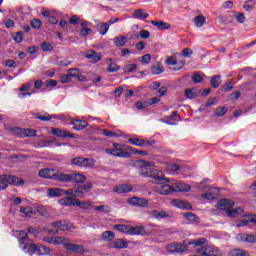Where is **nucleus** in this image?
Segmentation results:
<instances>
[{"mask_svg": "<svg viewBox=\"0 0 256 256\" xmlns=\"http://www.w3.org/2000/svg\"><path fill=\"white\" fill-rule=\"evenodd\" d=\"M19 243L22 251H26L29 255H49V248L41 244H33L27 243V239H29V235L25 233L23 230H19Z\"/></svg>", "mask_w": 256, "mask_h": 256, "instance_id": "nucleus-1", "label": "nucleus"}, {"mask_svg": "<svg viewBox=\"0 0 256 256\" xmlns=\"http://www.w3.org/2000/svg\"><path fill=\"white\" fill-rule=\"evenodd\" d=\"M157 191L159 195H173V193H185L191 191V186L183 182L177 183L175 186L162 184Z\"/></svg>", "mask_w": 256, "mask_h": 256, "instance_id": "nucleus-2", "label": "nucleus"}, {"mask_svg": "<svg viewBox=\"0 0 256 256\" xmlns=\"http://www.w3.org/2000/svg\"><path fill=\"white\" fill-rule=\"evenodd\" d=\"M140 163L142 164V167H141L142 172L140 173L142 177H151L152 179H155L158 185H163V181H165V183H169V179H167L165 176L159 175V171L157 170H152L150 172L147 171V167H151V165H153V162L141 160Z\"/></svg>", "mask_w": 256, "mask_h": 256, "instance_id": "nucleus-3", "label": "nucleus"}, {"mask_svg": "<svg viewBox=\"0 0 256 256\" xmlns=\"http://www.w3.org/2000/svg\"><path fill=\"white\" fill-rule=\"evenodd\" d=\"M10 185H25V180L13 175H0V191H5Z\"/></svg>", "mask_w": 256, "mask_h": 256, "instance_id": "nucleus-4", "label": "nucleus"}, {"mask_svg": "<svg viewBox=\"0 0 256 256\" xmlns=\"http://www.w3.org/2000/svg\"><path fill=\"white\" fill-rule=\"evenodd\" d=\"M189 249V246L186 244H183V243H179V242H172V243H169L168 245H166V251L169 253V254H175V253H178L179 255L187 252Z\"/></svg>", "mask_w": 256, "mask_h": 256, "instance_id": "nucleus-5", "label": "nucleus"}, {"mask_svg": "<svg viewBox=\"0 0 256 256\" xmlns=\"http://www.w3.org/2000/svg\"><path fill=\"white\" fill-rule=\"evenodd\" d=\"M95 159L93 158H83V157H75L71 159V164L76 167H84L85 169L89 167H95Z\"/></svg>", "mask_w": 256, "mask_h": 256, "instance_id": "nucleus-6", "label": "nucleus"}, {"mask_svg": "<svg viewBox=\"0 0 256 256\" xmlns=\"http://www.w3.org/2000/svg\"><path fill=\"white\" fill-rule=\"evenodd\" d=\"M106 153L113 155V157H122L123 159H130L131 157V152L123 151V149L119 148V144H115L114 148H107Z\"/></svg>", "mask_w": 256, "mask_h": 256, "instance_id": "nucleus-7", "label": "nucleus"}, {"mask_svg": "<svg viewBox=\"0 0 256 256\" xmlns=\"http://www.w3.org/2000/svg\"><path fill=\"white\" fill-rule=\"evenodd\" d=\"M128 143H130L131 145H135L136 147H144L145 149H147V147H151L152 145H155L157 141L153 139L145 140V139L134 137V138H129Z\"/></svg>", "mask_w": 256, "mask_h": 256, "instance_id": "nucleus-8", "label": "nucleus"}, {"mask_svg": "<svg viewBox=\"0 0 256 256\" xmlns=\"http://www.w3.org/2000/svg\"><path fill=\"white\" fill-rule=\"evenodd\" d=\"M64 246L66 247L67 251H72V253H77L78 255L85 254V247L83 245L71 244L67 238H65Z\"/></svg>", "mask_w": 256, "mask_h": 256, "instance_id": "nucleus-9", "label": "nucleus"}, {"mask_svg": "<svg viewBox=\"0 0 256 256\" xmlns=\"http://www.w3.org/2000/svg\"><path fill=\"white\" fill-rule=\"evenodd\" d=\"M51 226L54 227V229H51L48 231V233H50V235H56V233H59L60 231H67V229H69V227L67 226V223L65 221H55L51 223Z\"/></svg>", "mask_w": 256, "mask_h": 256, "instance_id": "nucleus-10", "label": "nucleus"}, {"mask_svg": "<svg viewBox=\"0 0 256 256\" xmlns=\"http://www.w3.org/2000/svg\"><path fill=\"white\" fill-rule=\"evenodd\" d=\"M236 239L239 243H256V235L253 234L239 233L236 235Z\"/></svg>", "mask_w": 256, "mask_h": 256, "instance_id": "nucleus-11", "label": "nucleus"}, {"mask_svg": "<svg viewBox=\"0 0 256 256\" xmlns=\"http://www.w3.org/2000/svg\"><path fill=\"white\" fill-rule=\"evenodd\" d=\"M110 249H127L129 242L124 239L118 238L109 243Z\"/></svg>", "mask_w": 256, "mask_h": 256, "instance_id": "nucleus-12", "label": "nucleus"}, {"mask_svg": "<svg viewBox=\"0 0 256 256\" xmlns=\"http://www.w3.org/2000/svg\"><path fill=\"white\" fill-rule=\"evenodd\" d=\"M129 205H133L134 207H147L149 205V201L145 198L132 197L128 200Z\"/></svg>", "mask_w": 256, "mask_h": 256, "instance_id": "nucleus-13", "label": "nucleus"}, {"mask_svg": "<svg viewBox=\"0 0 256 256\" xmlns=\"http://www.w3.org/2000/svg\"><path fill=\"white\" fill-rule=\"evenodd\" d=\"M84 57L86 59H89V61H91L92 63H99V61H101V59H103V55H101V53H98L95 50H89Z\"/></svg>", "mask_w": 256, "mask_h": 256, "instance_id": "nucleus-14", "label": "nucleus"}, {"mask_svg": "<svg viewBox=\"0 0 256 256\" xmlns=\"http://www.w3.org/2000/svg\"><path fill=\"white\" fill-rule=\"evenodd\" d=\"M56 172H57V170H55V169L44 168V169L39 170L38 175H39V177H42L43 179H52L54 181Z\"/></svg>", "mask_w": 256, "mask_h": 256, "instance_id": "nucleus-15", "label": "nucleus"}, {"mask_svg": "<svg viewBox=\"0 0 256 256\" xmlns=\"http://www.w3.org/2000/svg\"><path fill=\"white\" fill-rule=\"evenodd\" d=\"M233 205H235V202L229 200V199H222L219 200V202L216 205L217 209H220V211H229L230 208L233 207Z\"/></svg>", "mask_w": 256, "mask_h": 256, "instance_id": "nucleus-16", "label": "nucleus"}, {"mask_svg": "<svg viewBox=\"0 0 256 256\" xmlns=\"http://www.w3.org/2000/svg\"><path fill=\"white\" fill-rule=\"evenodd\" d=\"M52 135H55V137L75 139L74 134H71V132H69L67 130L60 129V128H53L52 129Z\"/></svg>", "mask_w": 256, "mask_h": 256, "instance_id": "nucleus-17", "label": "nucleus"}, {"mask_svg": "<svg viewBox=\"0 0 256 256\" xmlns=\"http://www.w3.org/2000/svg\"><path fill=\"white\" fill-rule=\"evenodd\" d=\"M54 181H58L59 183H71V174H65L56 170Z\"/></svg>", "mask_w": 256, "mask_h": 256, "instance_id": "nucleus-18", "label": "nucleus"}, {"mask_svg": "<svg viewBox=\"0 0 256 256\" xmlns=\"http://www.w3.org/2000/svg\"><path fill=\"white\" fill-rule=\"evenodd\" d=\"M128 235H149L143 226H129Z\"/></svg>", "mask_w": 256, "mask_h": 256, "instance_id": "nucleus-19", "label": "nucleus"}, {"mask_svg": "<svg viewBox=\"0 0 256 256\" xmlns=\"http://www.w3.org/2000/svg\"><path fill=\"white\" fill-rule=\"evenodd\" d=\"M71 125H73L74 131H83V129L88 127L89 123L85 120H73Z\"/></svg>", "mask_w": 256, "mask_h": 256, "instance_id": "nucleus-20", "label": "nucleus"}, {"mask_svg": "<svg viewBox=\"0 0 256 256\" xmlns=\"http://www.w3.org/2000/svg\"><path fill=\"white\" fill-rule=\"evenodd\" d=\"M46 243H50L51 245H64L65 237L56 236V237H46L44 238Z\"/></svg>", "mask_w": 256, "mask_h": 256, "instance_id": "nucleus-21", "label": "nucleus"}, {"mask_svg": "<svg viewBox=\"0 0 256 256\" xmlns=\"http://www.w3.org/2000/svg\"><path fill=\"white\" fill-rule=\"evenodd\" d=\"M104 61L105 63H108V66L106 68L108 73H117V71L121 69V66L113 63V59L111 58H105Z\"/></svg>", "mask_w": 256, "mask_h": 256, "instance_id": "nucleus-22", "label": "nucleus"}, {"mask_svg": "<svg viewBox=\"0 0 256 256\" xmlns=\"http://www.w3.org/2000/svg\"><path fill=\"white\" fill-rule=\"evenodd\" d=\"M87 181V177L80 173H72L70 174V183H85Z\"/></svg>", "mask_w": 256, "mask_h": 256, "instance_id": "nucleus-23", "label": "nucleus"}, {"mask_svg": "<svg viewBox=\"0 0 256 256\" xmlns=\"http://www.w3.org/2000/svg\"><path fill=\"white\" fill-rule=\"evenodd\" d=\"M150 217L153 219H167L169 217V213L166 211H157V210H152L149 212Z\"/></svg>", "mask_w": 256, "mask_h": 256, "instance_id": "nucleus-24", "label": "nucleus"}, {"mask_svg": "<svg viewBox=\"0 0 256 256\" xmlns=\"http://www.w3.org/2000/svg\"><path fill=\"white\" fill-rule=\"evenodd\" d=\"M150 71H151L152 75H161V73H163V71H165V69L163 68V64H161L160 62H155L151 66Z\"/></svg>", "mask_w": 256, "mask_h": 256, "instance_id": "nucleus-25", "label": "nucleus"}, {"mask_svg": "<svg viewBox=\"0 0 256 256\" xmlns=\"http://www.w3.org/2000/svg\"><path fill=\"white\" fill-rule=\"evenodd\" d=\"M133 17L139 19L140 21H145L149 17V13L145 12L143 9H137L133 12Z\"/></svg>", "mask_w": 256, "mask_h": 256, "instance_id": "nucleus-26", "label": "nucleus"}, {"mask_svg": "<svg viewBox=\"0 0 256 256\" xmlns=\"http://www.w3.org/2000/svg\"><path fill=\"white\" fill-rule=\"evenodd\" d=\"M130 191H133V187L129 184H121L114 188L115 193H130Z\"/></svg>", "mask_w": 256, "mask_h": 256, "instance_id": "nucleus-27", "label": "nucleus"}, {"mask_svg": "<svg viewBox=\"0 0 256 256\" xmlns=\"http://www.w3.org/2000/svg\"><path fill=\"white\" fill-rule=\"evenodd\" d=\"M48 197H63L64 190L61 188H50L47 191Z\"/></svg>", "mask_w": 256, "mask_h": 256, "instance_id": "nucleus-28", "label": "nucleus"}, {"mask_svg": "<svg viewBox=\"0 0 256 256\" xmlns=\"http://www.w3.org/2000/svg\"><path fill=\"white\" fill-rule=\"evenodd\" d=\"M64 195L68 197H81L83 195V191L77 190L76 188H71L68 190H64Z\"/></svg>", "mask_w": 256, "mask_h": 256, "instance_id": "nucleus-29", "label": "nucleus"}, {"mask_svg": "<svg viewBox=\"0 0 256 256\" xmlns=\"http://www.w3.org/2000/svg\"><path fill=\"white\" fill-rule=\"evenodd\" d=\"M150 23L151 25H154V27H157V29L160 30L171 29V24L167 22L152 20Z\"/></svg>", "mask_w": 256, "mask_h": 256, "instance_id": "nucleus-30", "label": "nucleus"}, {"mask_svg": "<svg viewBox=\"0 0 256 256\" xmlns=\"http://www.w3.org/2000/svg\"><path fill=\"white\" fill-rule=\"evenodd\" d=\"M182 216L184 219H187L188 221H191L192 223H200L201 219L199 216L195 215L193 212H187L183 213Z\"/></svg>", "mask_w": 256, "mask_h": 256, "instance_id": "nucleus-31", "label": "nucleus"}, {"mask_svg": "<svg viewBox=\"0 0 256 256\" xmlns=\"http://www.w3.org/2000/svg\"><path fill=\"white\" fill-rule=\"evenodd\" d=\"M61 205H65L66 207H73L77 205V199L71 197H65L60 200Z\"/></svg>", "mask_w": 256, "mask_h": 256, "instance_id": "nucleus-32", "label": "nucleus"}, {"mask_svg": "<svg viewBox=\"0 0 256 256\" xmlns=\"http://www.w3.org/2000/svg\"><path fill=\"white\" fill-rule=\"evenodd\" d=\"M97 31H99L100 35H107V31H109V23H99L96 25Z\"/></svg>", "mask_w": 256, "mask_h": 256, "instance_id": "nucleus-33", "label": "nucleus"}, {"mask_svg": "<svg viewBox=\"0 0 256 256\" xmlns=\"http://www.w3.org/2000/svg\"><path fill=\"white\" fill-rule=\"evenodd\" d=\"M113 239H115V234L112 231H105L102 233V241L110 243L113 242Z\"/></svg>", "mask_w": 256, "mask_h": 256, "instance_id": "nucleus-34", "label": "nucleus"}, {"mask_svg": "<svg viewBox=\"0 0 256 256\" xmlns=\"http://www.w3.org/2000/svg\"><path fill=\"white\" fill-rule=\"evenodd\" d=\"M210 85L213 87V89H217L221 85V75H214L210 79Z\"/></svg>", "mask_w": 256, "mask_h": 256, "instance_id": "nucleus-35", "label": "nucleus"}, {"mask_svg": "<svg viewBox=\"0 0 256 256\" xmlns=\"http://www.w3.org/2000/svg\"><path fill=\"white\" fill-rule=\"evenodd\" d=\"M226 214L228 215V217H237V215H243V208L238 207L232 210L230 208L226 211Z\"/></svg>", "mask_w": 256, "mask_h": 256, "instance_id": "nucleus-36", "label": "nucleus"}, {"mask_svg": "<svg viewBox=\"0 0 256 256\" xmlns=\"http://www.w3.org/2000/svg\"><path fill=\"white\" fill-rule=\"evenodd\" d=\"M114 43L116 47H125V45H127V37L120 35L115 38Z\"/></svg>", "mask_w": 256, "mask_h": 256, "instance_id": "nucleus-37", "label": "nucleus"}, {"mask_svg": "<svg viewBox=\"0 0 256 256\" xmlns=\"http://www.w3.org/2000/svg\"><path fill=\"white\" fill-rule=\"evenodd\" d=\"M20 213H22L23 217H31L35 214V210H33L31 207H21Z\"/></svg>", "mask_w": 256, "mask_h": 256, "instance_id": "nucleus-38", "label": "nucleus"}, {"mask_svg": "<svg viewBox=\"0 0 256 256\" xmlns=\"http://www.w3.org/2000/svg\"><path fill=\"white\" fill-rule=\"evenodd\" d=\"M129 225H125V224H115L113 226V229H115L116 231H119V233H127L129 235Z\"/></svg>", "mask_w": 256, "mask_h": 256, "instance_id": "nucleus-39", "label": "nucleus"}, {"mask_svg": "<svg viewBox=\"0 0 256 256\" xmlns=\"http://www.w3.org/2000/svg\"><path fill=\"white\" fill-rule=\"evenodd\" d=\"M184 95L186 97V99H196V97L198 96L197 94V90L195 88L193 89H186L184 91Z\"/></svg>", "mask_w": 256, "mask_h": 256, "instance_id": "nucleus-40", "label": "nucleus"}, {"mask_svg": "<svg viewBox=\"0 0 256 256\" xmlns=\"http://www.w3.org/2000/svg\"><path fill=\"white\" fill-rule=\"evenodd\" d=\"M205 243H207V239L206 238H200V239H196V240H190L187 245L189 247V245H194L195 247H201L202 245H205Z\"/></svg>", "mask_w": 256, "mask_h": 256, "instance_id": "nucleus-41", "label": "nucleus"}, {"mask_svg": "<svg viewBox=\"0 0 256 256\" xmlns=\"http://www.w3.org/2000/svg\"><path fill=\"white\" fill-rule=\"evenodd\" d=\"M175 206L178 207L179 209H193L191 203L183 200L176 201Z\"/></svg>", "mask_w": 256, "mask_h": 256, "instance_id": "nucleus-42", "label": "nucleus"}, {"mask_svg": "<svg viewBox=\"0 0 256 256\" xmlns=\"http://www.w3.org/2000/svg\"><path fill=\"white\" fill-rule=\"evenodd\" d=\"M202 199H206L208 201H215V199H217V192H213V190L206 192L202 195Z\"/></svg>", "mask_w": 256, "mask_h": 256, "instance_id": "nucleus-43", "label": "nucleus"}, {"mask_svg": "<svg viewBox=\"0 0 256 256\" xmlns=\"http://www.w3.org/2000/svg\"><path fill=\"white\" fill-rule=\"evenodd\" d=\"M11 133H13V135H16V137H24V133H25V129L23 128H19V127H12L10 129Z\"/></svg>", "mask_w": 256, "mask_h": 256, "instance_id": "nucleus-44", "label": "nucleus"}, {"mask_svg": "<svg viewBox=\"0 0 256 256\" xmlns=\"http://www.w3.org/2000/svg\"><path fill=\"white\" fill-rule=\"evenodd\" d=\"M205 16L203 15H198L194 18V23L196 25V27H203V25H205Z\"/></svg>", "mask_w": 256, "mask_h": 256, "instance_id": "nucleus-45", "label": "nucleus"}, {"mask_svg": "<svg viewBox=\"0 0 256 256\" xmlns=\"http://www.w3.org/2000/svg\"><path fill=\"white\" fill-rule=\"evenodd\" d=\"M228 111H229V108L227 107H219L216 109L214 115L215 117H223L224 115H226Z\"/></svg>", "mask_w": 256, "mask_h": 256, "instance_id": "nucleus-46", "label": "nucleus"}, {"mask_svg": "<svg viewBox=\"0 0 256 256\" xmlns=\"http://www.w3.org/2000/svg\"><path fill=\"white\" fill-rule=\"evenodd\" d=\"M231 256H249V253L245 250L234 249L230 252Z\"/></svg>", "mask_w": 256, "mask_h": 256, "instance_id": "nucleus-47", "label": "nucleus"}, {"mask_svg": "<svg viewBox=\"0 0 256 256\" xmlns=\"http://www.w3.org/2000/svg\"><path fill=\"white\" fill-rule=\"evenodd\" d=\"M255 5V1L248 0L244 3L243 9H245L246 11H253V9H255Z\"/></svg>", "mask_w": 256, "mask_h": 256, "instance_id": "nucleus-48", "label": "nucleus"}, {"mask_svg": "<svg viewBox=\"0 0 256 256\" xmlns=\"http://www.w3.org/2000/svg\"><path fill=\"white\" fill-rule=\"evenodd\" d=\"M94 211H99L100 213H111V207L107 205H100V206H96L94 208Z\"/></svg>", "mask_w": 256, "mask_h": 256, "instance_id": "nucleus-49", "label": "nucleus"}, {"mask_svg": "<svg viewBox=\"0 0 256 256\" xmlns=\"http://www.w3.org/2000/svg\"><path fill=\"white\" fill-rule=\"evenodd\" d=\"M40 48L44 52L53 51V44H51L49 42H42L41 45H40Z\"/></svg>", "mask_w": 256, "mask_h": 256, "instance_id": "nucleus-50", "label": "nucleus"}, {"mask_svg": "<svg viewBox=\"0 0 256 256\" xmlns=\"http://www.w3.org/2000/svg\"><path fill=\"white\" fill-rule=\"evenodd\" d=\"M76 207H80V209H89L91 207V202H81L78 199L76 200Z\"/></svg>", "mask_w": 256, "mask_h": 256, "instance_id": "nucleus-51", "label": "nucleus"}, {"mask_svg": "<svg viewBox=\"0 0 256 256\" xmlns=\"http://www.w3.org/2000/svg\"><path fill=\"white\" fill-rule=\"evenodd\" d=\"M124 71H125V73H133V72L137 71V64H127L124 67Z\"/></svg>", "mask_w": 256, "mask_h": 256, "instance_id": "nucleus-52", "label": "nucleus"}, {"mask_svg": "<svg viewBox=\"0 0 256 256\" xmlns=\"http://www.w3.org/2000/svg\"><path fill=\"white\" fill-rule=\"evenodd\" d=\"M127 151H131V153H134V155H144V156L147 155V151L138 150L131 146L127 147Z\"/></svg>", "mask_w": 256, "mask_h": 256, "instance_id": "nucleus-53", "label": "nucleus"}, {"mask_svg": "<svg viewBox=\"0 0 256 256\" xmlns=\"http://www.w3.org/2000/svg\"><path fill=\"white\" fill-rule=\"evenodd\" d=\"M37 135V131L35 129H24V137H35Z\"/></svg>", "mask_w": 256, "mask_h": 256, "instance_id": "nucleus-54", "label": "nucleus"}, {"mask_svg": "<svg viewBox=\"0 0 256 256\" xmlns=\"http://www.w3.org/2000/svg\"><path fill=\"white\" fill-rule=\"evenodd\" d=\"M30 25L33 29H41V20L40 19H33L30 22Z\"/></svg>", "mask_w": 256, "mask_h": 256, "instance_id": "nucleus-55", "label": "nucleus"}, {"mask_svg": "<svg viewBox=\"0 0 256 256\" xmlns=\"http://www.w3.org/2000/svg\"><path fill=\"white\" fill-rule=\"evenodd\" d=\"M31 87H33V82H27L26 84H23L20 88L19 91L21 93L25 92V91H29V89H31Z\"/></svg>", "mask_w": 256, "mask_h": 256, "instance_id": "nucleus-56", "label": "nucleus"}, {"mask_svg": "<svg viewBox=\"0 0 256 256\" xmlns=\"http://www.w3.org/2000/svg\"><path fill=\"white\" fill-rule=\"evenodd\" d=\"M192 81L194 83H201L203 81V76H201L198 72L192 75Z\"/></svg>", "mask_w": 256, "mask_h": 256, "instance_id": "nucleus-57", "label": "nucleus"}, {"mask_svg": "<svg viewBox=\"0 0 256 256\" xmlns=\"http://www.w3.org/2000/svg\"><path fill=\"white\" fill-rule=\"evenodd\" d=\"M165 123H167V125H177V118H174L173 116H167Z\"/></svg>", "mask_w": 256, "mask_h": 256, "instance_id": "nucleus-58", "label": "nucleus"}, {"mask_svg": "<svg viewBox=\"0 0 256 256\" xmlns=\"http://www.w3.org/2000/svg\"><path fill=\"white\" fill-rule=\"evenodd\" d=\"M80 71L81 70H79V68H72L68 70V74L70 75V77H78Z\"/></svg>", "mask_w": 256, "mask_h": 256, "instance_id": "nucleus-59", "label": "nucleus"}, {"mask_svg": "<svg viewBox=\"0 0 256 256\" xmlns=\"http://www.w3.org/2000/svg\"><path fill=\"white\" fill-rule=\"evenodd\" d=\"M234 17L238 23H245V15L243 13H236Z\"/></svg>", "mask_w": 256, "mask_h": 256, "instance_id": "nucleus-60", "label": "nucleus"}, {"mask_svg": "<svg viewBox=\"0 0 256 256\" xmlns=\"http://www.w3.org/2000/svg\"><path fill=\"white\" fill-rule=\"evenodd\" d=\"M139 35L142 39H149L151 37V33L148 30H141Z\"/></svg>", "mask_w": 256, "mask_h": 256, "instance_id": "nucleus-61", "label": "nucleus"}, {"mask_svg": "<svg viewBox=\"0 0 256 256\" xmlns=\"http://www.w3.org/2000/svg\"><path fill=\"white\" fill-rule=\"evenodd\" d=\"M151 62V55L150 54H145L141 57V63L144 65H147V63Z\"/></svg>", "mask_w": 256, "mask_h": 256, "instance_id": "nucleus-62", "label": "nucleus"}, {"mask_svg": "<svg viewBox=\"0 0 256 256\" xmlns=\"http://www.w3.org/2000/svg\"><path fill=\"white\" fill-rule=\"evenodd\" d=\"M14 41L16 43H22L23 42V32L22 31L16 33V37H14Z\"/></svg>", "mask_w": 256, "mask_h": 256, "instance_id": "nucleus-63", "label": "nucleus"}, {"mask_svg": "<svg viewBox=\"0 0 256 256\" xmlns=\"http://www.w3.org/2000/svg\"><path fill=\"white\" fill-rule=\"evenodd\" d=\"M167 65H178L177 58L175 56H171L166 60Z\"/></svg>", "mask_w": 256, "mask_h": 256, "instance_id": "nucleus-64", "label": "nucleus"}]
</instances>
